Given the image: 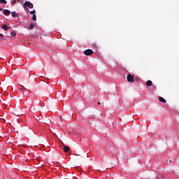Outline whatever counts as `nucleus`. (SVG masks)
Masks as SVG:
<instances>
[{"mask_svg": "<svg viewBox=\"0 0 179 179\" xmlns=\"http://www.w3.org/2000/svg\"><path fill=\"white\" fill-rule=\"evenodd\" d=\"M127 81L130 83H134V76H131V74H129L127 77Z\"/></svg>", "mask_w": 179, "mask_h": 179, "instance_id": "nucleus-2", "label": "nucleus"}, {"mask_svg": "<svg viewBox=\"0 0 179 179\" xmlns=\"http://www.w3.org/2000/svg\"><path fill=\"white\" fill-rule=\"evenodd\" d=\"M1 29H3L4 31H8V27L7 24H3V26L1 27Z\"/></svg>", "mask_w": 179, "mask_h": 179, "instance_id": "nucleus-6", "label": "nucleus"}, {"mask_svg": "<svg viewBox=\"0 0 179 179\" xmlns=\"http://www.w3.org/2000/svg\"><path fill=\"white\" fill-rule=\"evenodd\" d=\"M69 150H70V148H69V147H68V146H66V145H65V146L64 147V152H69Z\"/></svg>", "mask_w": 179, "mask_h": 179, "instance_id": "nucleus-10", "label": "nucleus"}, {"mask_svg": "<svg viewBox=\"0 0 179 179\" xmlns=\"http://www.w3.org/2000/svg\"><path fill=\"white\" fill-rule=\"evenodd\" d=\"M32 20L34 21H36L37 20V15L36 14H34L32 16Z\"/></svg>", "mask_w": 179, "mask_h": 179, "instance_id": "nucleus-11", "label": "nucleus"}, {"mask_svg": "<svg viewBox=\"0 0 179 179\" xmlns=\"http://www.w3.org/2000/svg\"><path fill=\"white\" fill-rule=\"evenodd\" d=\"M17 1H20V0H17Z\"/></svg>", "mask_w": 179, "mask_h": 179, "instance_id": "nucleus-20", "label": "nucleus"}, {"mask_svg": "<svg viewBox=\"0 0 179 179\" xmlns=\"http://www.w3.org/2000/svg\"><path fill=\"white\" fill-rule=\"evenodd\" d=\"M3 13L6 15V16H9L11 13L10 10L8 9H4L3 10Z\"/></svg>", "mask_w": 179, "mask_h": 179, "instance_id": "nucleus-3", "label": "nucleus"}, {"mask_svg": "<svg viewBox=\"0 0 179 179\" xmlns=\"http://www.w3.org/2000/svg\"><path fill=\"white\" fill-rule=\"evenodd\" d=\"M16 2H17L16 0L13 1V4L16 3Z\"/></svg>", "mask_w": 179, "mask_h": 179, "instance_id": "nucleus-15", "label": "nucleus"}, {"mask_svg": "<svg viewBox=\"0 0 179 179\" xmlns=\"http://www.w3.org/2000/svg\"><path fill=\"white\" fill-rule=\"evenodd\" d=\"M0 120H1V122H4V120L3 119H1Z\"/></svg>", "mask_w": 179, "mask_h": 179, "instance_id": "nucleus-18", "label": "nucleus"}, {"mask_svg": "<svg viewBox=\"0 0 179 179\" xmlns=\"http://www.w3.org/2000/svg\"><path fill=\"white\" fill-rule=\"evenodd\" d=\"M97 104H98V105H101V102H100V101H98V102H97Z\"/></svg>", "mask_w": 179, "mask_h": 179, "instance_id": "nucleus-17", "label": "nucleus"}, {"mask_svg": "<svg viewBox=\"0 0 179 179\" xmlns=\"http://www.w3.org/2000/svg\"><path fill=\"white\" fill-rule=\"evenodd\" d=\"M146 85H147L148 87H151L152 85V83L151 80H148V81L146 82Z\"/></svg>", "mask_w": 179, "mask_h": 179, "instance_id": "nucleus-8", "label": "nucleus"}, {"mask_svg": "<svg viewBox=\"0 0 179 179\" xmlns=\"http://www.w3.org/2000/svg\"><path fill=\"white\" fill-rule=\"evenodd\" d=\"M36 27V24H34V23H31L30 24H29V29L30 30H32V29H34V28Z\"/></svg>", "mask_w": 179, "mask_h": 179, "instance_id": "nucleus-7", "label": "nucleus"}, {"mask_svg": "<svg viewBox=\"0 0 179 179\" xmlns=\"http://www.w3.org/2000/svg\"><path fill=\"white\" fill-rule=\"evenodd\" d=\"M29 13H30V15H35V13H36V10H31V11L29 12Z\"/></svg>", "mask_w": 179, "mask_h": 179, "instance_id": "nucleus-13", "label": "nucleus"}, {"mask_svg": "<svg viewBox=\"0 0 179 179\" xmlns=\"http://www.w3.org/2000/svg\"><path fill=\"white\" fill-rule=\"evenodd\" d=\"M0 37H3V34H0Z\"/></svg>", "mask_w": 179, "mask_h": 179, "instance_id": "nucleus-16", "label": "nucleus"}, {"mask_svg": "<svg viewBox=\"0 0 179 179\" xmlns=\"http://www.w3.org/2000/svg\"><path fill=\"white\" fill-rule=\"evenodd\" d=\"M0 3L6 4L7 1L6 0H0Z\"/></svg>", "mask_w": 179, "mask_h": 179, "instance_id": "nucleus-12", "label": "nucleus"}, {"mask_svg": "<svg viewBox=\"0 0 179 179\" xmlns=\"http://www.w3.org/2000/svg\"><path fill=\"white\" fill-rule=\"evenodd\" d=\"M60 118H61V120H62V117H60Z\"/></svg>", "mask_w": 179, "mask_h": 179, "instance_id": "nucleus-21", "label": "nucleus"}, {"mask_svg": "<svg viewBox=\"0 0 179 179\" xmlns=\"http://www.w3.org/2000/svg\"><path fill=\"white\" fill-rule=\"evenodd\" d=\"M158 99H159V101L162 103H165L166 102V99L162 96H159Z\"/></svg>", "mask_w": 179, "mask_h": 179, "instance_id": "nucleus-5", "label": "nucleus"}, {"mask_svg": "<svg viewBox=\"0 0 179 179\" xmlns=\"http://www.w3.org/2000/svg\"><path fill=\"white\" fill-rule=\"evenodd\" d=\"M0 11H3V8H0Z\"/></svg>", "mask_w": 179, "mask_h": 179, "instance_id": "nucleus-19", "label": "nucleus"}, {"mask_svg": "<svg viewBox=\"0 0 179 179\" xmlns=\"http://www.w3.org/2000/svg\"><path fill=\"white\" fill-rule=\"evenodd\" d=\"M17 15V13H16L15 11L11 12V16H13V17L15 18Z\"/></svg>", "mask_w": 179, "mask_h": 179, "instance_id": "nucleus-9", "label": "nucleus"}, {"mask_svg": "<svg viewBox=\"0 0 179 179\" xmlns=\"http://www.w3.org/2000/svg\"><path fill=\"white\" fill-rule=\"evenodd\" d=\"M24 6L30 9L34 8V4L29 1L24 3Z\"/></svg>", "mask_w": 179, "mask_h": 179, "instance_id": "nucleus-1", "label": "nucleus"}, {"mask_svg": "<svg viewBox=\"0 0 179 179\" xmlns=\"http://www.w3.org/2000/svg\"><path fill=\"white\" fill-rule=\"evenodd\" d=\"M11 36H13V37L16 36L15 32H11Z\"/></svg>", "mask_w": 179, "mask_h": 179, "instance_id": "nucleus-14", "label": "nucleus"}, {"mask_svg": "<svg viewBox=\"0 0 179 179\" xmlns=\"http://www.w3.org/2000/svg\"><path fill=\"white\" fill-rule=\"evenodd\" d=\"M85 54L87 56H90V55H92L93 54V51L90 49H88V50L85 51Z\"/></svg>", "mask_w": 179, "mask_h": 179, "instance_id": "nucleus-4", "label": "nucleus"}]
</instances>
